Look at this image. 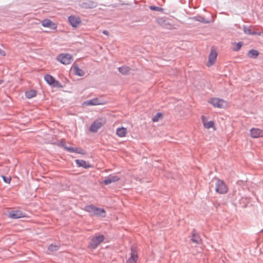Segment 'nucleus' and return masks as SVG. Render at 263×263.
<instances>
[{
  "label": "nucleus",
  "mask_w": 263,
  "mask_h": 263,
  "mask_svg": "<svg viewBox=\"0 0 263 263\" xmlns=\"http://www.w3.org/2000/svg\"><path fill=\"white\" fill-rule=\"evenodd\" d=\"M84 210L92 216L102 217H104L106 216V211L104 209L97 208L93 205H86Z\"/></svg>",
  "instance_id": "1"
},
{
  "label": "nucleus",
  "mask_w": 263,
  "mask_h": 263,
  "mask_svg": "<svg viewBox=\"0 0 263 263\" xmlns=\"http://www.w3.org/2000/svg\"><path fill=\"white\" fill-rule=\"evenodd\" d=\"M208 102L215 108H224L229 106L227 101L218 98H211Z\"/></svg>",
  "instance_id": "2"
},
{
  "label": "nucleus",
  "mask_w": 263,
  "mask_h": 263,
  "mask_svg": "<svg viewBox=\"0 0 263 263\" xmlns=\"http://www.w3.org/2000/svg\"><path fill=\"white\" fill-rule=\"evenodd\" d=\"M215 181V191L219 194H225L228 191V187L225 183L218 178L214 179Z\"/></svg>",
  "instance_id": "3"
},
{
  "label": "nucleus",
  "mask_w": 263,
  "mask_h": 263,
  "mask_svg": "<svg viewBox=\"0 0 263 263\" xmlns=\"http://www.w3.org/2000/svg\"><path fill=\"white\" fill-rule=\"evenodd\" d=\"M105 239L104 236L99 235L93 237L89 245V247L91 249H96L101 242Z\"/></svg>",
  "instance_id": "4"
},
{
  "label": "nucleus",
  "mask_w": 263,
  "mask_h": 263,
  "mask_svg": "<svg viewBox=\"0 0 263 263\" xmlns=\"http://www.w3.org/2000/svg\"><path fill=\"white\" fill-rule=\"evenodd\" d=\"M217 55L218 53L216 49L212 48L209 55L208 60L206 63V66L208 67H211L215 64L217 60Z\"/></svg>",
  "instance_id": "5"
},
{
  "label": "nucleus",
  "mask_w": 263,
  "mask_h": 263,
  "mask_svg": "<svg viewBox=\"0 0 263 263\" xmlns=\"http://www.w3.org/2000/svg\"><path fill=\"white\" fill-rule=\"evenodd\" d=\"M57 60L61 63L65 65H67L69 64L72 62V57L69 54L63 53L59 55L57 57Z\"/></svg>",
  "instance_id": "6"
},
{
  "label": "nucleus",
  "mask_w": 263,
  "mask_h": 263,
  "mask_svg": "<svg viewBox=\"0 0 263 263\" xmlns=\"http://www.w3.org/2000/svg\"><path fill=\"white\" fill-rule=\"evenodd\" d=\"M44 79L46 82L50 85H53L54 86L58 87H61L62 85L59 81H56L55 79L49 74H46L44 76Z\"/></svg>",
  "instance_id": "7"
},
{
  "label": "nucleus",
  "mask_w": 263,
  "mask_h": 263,
  "mask_svg": "<svg viewBox=\"0 0 263 263\" xmlns=\"http://www.w3.org/2000/svg\"><path fill=\"white\" fill-rule=\"evenodd\" d=\"M250 136L252 138L263 137V130L258 128H253L250 130Z\"/></svg>",
  "instance_id": "8"
},
{
  "label": "nucleus",
  "mask_w": 263,
  "mask_h": 263,
  "mask_svg": "<svg viewBox=\"0 0 263 263\" xmlns=\"http://www.w3.org/2000/svg\"><path fill=\"white\" fill-rule=\"evenodd\" d=\"M138 258V254L137 251L133 248H132L130 257L127 259L126 263H136Z\"/></svg>",
  "instance_id": "9"
},
{
  "label": "nucleus",
  "mask_w": 263,
  "mask_h": 263,
  "mask_svg": "<svg viewBox=\"0 0 263 263\" xmlns=\"http://www.w3.org/2000/svg\"><path fill=\"white\" fill-rule=\"evenodd\" d=\"M202 122L203 127L206 129L213 128L214 130L216 129L215 123L213 121H208L206 118L204 116L202 117Z\"/></svg>",
  "instance_id": "10"
},
{
  "label": "nucleus",
  "mask_w": 263,
  "mask_h": 263,
  "mask_svg": "<svg viewBox=\"0 0 263 263\" xmlns=\"http://www.w3.org/2000/svg\"><path fill=\"white\" fill-rule=\"evenodd\" d=\"M42 25L45 27H48L52 29H55L57 28V24L48 19H45L43 20L42 22Z\"/></svg>",
  "instance_id": "11"
},
{
  "label": "nucleus",
  "mask_w": 263,
  "mask_h": 263,
  "mask_svg": "<svg viewBox=\"0 0 263 263\" xmlns=\"http://www.w3.org/2000/svg\"><path fill=\"white\" fill-rule=\"evenodd\" d=\"M103 126V123L99 121H95L90 126L89 130L92 133H96Z\"/></svg>",
  "instance_id": "12"
},
{
  "label": "nucleus",
  "mask_w": 263,
  "mask_h": 263,
  "mask_svg": "<svg viewBox=\"0 0 263 263\" xmlns=\"http://www.w3.org/2000/svg\"><path fill=\"white\" fill-rule=\"evenodd\" d=\"M119 180L120 177L116 175H110L104 180V183L105 185H108L111 183L117 182Z\"/></svg>",
  "instance_id": "13"
},
{
  "label": "nucleus",
  "mask_w": 263,
  "mask_h": 263,
  "mask_svg": "<svg viewBox=\"0 0 263 263\" xmlns=\"http://www.w3.org/2000/svg\"><path fill=\"white\" fill-rule=\"evenodd\" d=\"M9 217L12 219H17L25 217L24 214L21 211H12L9 213Z\"/></svg>",
  "instance_id": "14"
},
{
  "label": "nucleus",
  "mask_w": 263,
  "mask_h": 263,
  "mask_svg": "<svg viewBox=\"0 0 263 263\" xmlns=\"http://www.w3.org/2000/svg\"><path fill=\"white\" fill-rule=\"evenodd\" d=\"M127 134V129L124 127H118L116 129V135L120 138H123Z\"/></svg>",
  "instance_id": "15"
},
{
  "label": "nucleus",
  "mask_w": 263,
  "mask_h": 263,
  "mask_svg": "<svg viewBox=\"0 0 263 263\" xmlns=\"http://www.w3.org/2000/svg\"><path fill=\"white\" fill-rule=\"evenodd\" d=\"M68 21L70 24L74 27H77L81 23L79 17L74 16H70L69 17Z\"/></svg>",
  "instance_id": "16"
},
{
  "label": "nucleus",
  "mask_w": 263,
  "mask_h": 263,
  "mask_svg": "<svg viewBox=\"0 0 263 263\" xmlns=\"http://www.w3.org/2000/svg\"><path fill=\"white\" fill-rule=\"evenodd\" d=\"M64 149L71 153H76L83 155L85 154L84 150L77 147L65 146Z\"/></svg>",
  "instance_id": "17"
},
{
  "label": "nucleus",
  "mask_w": 263,
  "mask_h": 263,
  "mask_svg": "<svg viewBox=\"0 0 263 263\" xmlns=\"http://www.w3.org/2000/svg\"><path fill=\"white\" fill-rule=\"evenodd\" d=\"M75 162L77 165L79 167H82L85 168H88L91 167L90 164L83 160L77 159Z\"/></svg>",
  "instance_id": "18"
},
{
  "label": "nucleus",
  "mask_w": 263,
  "mask_h": 263,
  "mask_svg": "<svg viewBox=\"0 0 263 263\" xmlns=\"http://www.w3.org/2000/svg\"><path fill=\"white\" fill-rule=\"evenodd\" d=\"M103 104L102 103L99 102V100L97 98L93 99L86 102H84L83 104V106H89V105H97Z\"/></svg>",
  "instance_id": "19"
},
{
  "label": "nucleus",
  "mask_w": 263,
  "mask_h": 263,
  "mask_svg": "<svg viewBox=\"0 0 263 263\" xmlns=\"http://www.w3.org/2000/svg\"><path fill=\"white\" fill-rule=\"evenodd\" d=\"M96 6V4L93 2L88 1L87 2H84L81 4V7L83 8L88 9L95 7Z\"/></svg>",
  "instance_id": "20"
},
{
  "label": "nucleus",
  "mask_w": 263,
  "mask_h": 263,
  "mask_svg": "<svg viewBox=\"0 0 263 263\" xmlns=\"http://www.w3.org/2000/svg\"><path fill=\"white\" fill-rule=\"evenodd\" d=\"M74 73L76 75L79 76H83L85 74V72L79 68L78 66H74L73 68Z\"/></svg>",
  "instance_id": "21"
},
{
  "label": "nucleus",
  "mask_w": 263,
  "mask_h": 263,
  "mask_svg": "<svg viewBox=\"0 0 263 263\" xmlns=\"http://www.w3.org/2000/svg\"><path fill=\"white\" fill-rule=\"evenodd\" d=\"M37 95L36 91L31 89L29 90L28 91H26L25 92V96L28 99L32 98L34 97H35Z\"/></svg>",
  "instance_id": "22"
},
{
  "label": "nucleus",
  "mask_w": 263,
  "mask_h": 263,
  "mask_svg": "<svg viewBox=\"0 0 263 263\" xmlns=\"http://www.w3.org/2000/svg\"><path fill=\"white\" fill-rule=\"evenodd\" d=\"M244 32L246 34H251V35H255L257 34L260 35L261 34L260 32H256L255 31H252L250 28L245 27L243 29Z\"/></svg>",
  "instance_id": "23"
},
{
  "label": "nucleus",
  "mask_w": 263,
  "mask_h": 263,
  "mask_svg": "<svg viewBox=\"0 0 263 263\" xmlns=\"http://www.w3.org/2000/svg\"><path fill=\"white\" fill-rule=\"evenodd\" d=\"M130 70V68L127 66H123L119 68V71L123 74H126Z\"/></svg>",
  "instance_id": "24"
},
{
  "label": "nucleus",
  "mask_w": 263,
  "mask_h": 263,
  "mask_svg": "<svg viewBox=\"0 0 263 263\" xmlns=\"http://www.w3.org/2000/svg\"><path fill=\"white\" fill-rule=\"evenodd\" d=\"M163 115L162 113L158 112L156 114V115L153 118L152 121L154 122H158L160 119H162Z\"/></svg>",
  "instance_id": "25"
},
{
  "label": "nucleus",
  "mask_w": 263,
  "mask_h": 263,
  "mask_svg": "<svg viewBox=\"0 0 263 263\" xmlns=\"http://www.w3.org/2000/svg\"><path fill=\"white\" fill-rule=\"evenodd\" d=\"M249 56L252 58H256L258 55V52L256 50H251L249 52Z\"/></svg>",
  "instance_id": "26"
},
{
  "label": "nucleus",
  "mask_w": 263,
  "mask_h": 263,
  "mask_svg": "<svg viewBox=\"0 0 263 263\" xmlns=\"http://www.w3.org/2000/svg\"><path fill=\"white\" fill-rule=\"evenodd\" d=\"M59 248L58 245L51 244L48 247V250L49 252H53L59 250Z\"/></svg>",
  "instance_id": "27"
},
{
  "label": "nucleus",
  "mask_w": 263,
  "mask_h": 263,
  "mask_svg": "<svg viewBox=\"0 0 263 263\" xmlns=\"http://www.w3.org/2000/svg\"><path fill=\"white\" fill-rule=\"evenodd\" d=\"M151 10L153 11H162L163 10V8L159 7L151 6L149 7Z\"/></svg>",
  "instance_id": "28"
},
{
  "label": "nucleus",
  "mask_w": 263,
  "mask_h": 263,
  "mask_svg": "<svg viewBox=\"0 0 263 263\" xmlns=\"http://www.w3.org/2000/svg\"><path fill=\"white\" fill-rule=\"evenodd\" d=\"M242 45V44L241 42H239L236 44V48L235 49V50H238L240 49Z\"/></svg>",
  "instance_id": "29"
},
{
  "label": "nucleus",
  "mask_w": 263,
  "mask_h": 263,
  "mask_svg": "<svg viewBox=\"0 0 263 263\" xmlns=\"http://www.w3.org/2000/svg\"><path fill=\"white\" fill-rule=\"evenodd\" d=\"M3 178L4 180V181L5 182L8 183H9L10 182V181H11V178H6L4 176H3Z\"/></svg>",
  "instance_id": "30"
},
{
  "label": "nucleus",
  "mask_w": 263,
  "mask_h": 263,
  "mask_svg": "<svg viewBox=\"0 0 263 263\" xmlns=\"http://www.w3.org/2000/svg\"><path fill=\"white\" fill-rule=\"evenodd\" d=\"M0 55L2 56H5L6 55L5 52L0 48Z\"/></svg>",
  "instance_id": "31"
},
{
  "label": "nucleus",
  "mask_w": 263,
  "mask_h": 263,
  "mask_svg": "<svg viewBox=\"0 0 263 263\" xmlns=\"http://www.w3.org/2000/svg\"><path fill=\"white\" fill-rule=\"evenodd\" d=\"M103 34H105V35H108V32H107V31H106V30H104V31H103Z\"/></svg>",
  "instance_id": "32"
},
{
  "label": "nucleus",
  "mask_w": 263,
  "mask_h": 263,
  "mask_svg": "<svg viewBox=\"0 0 263 263\" xmlns=\"http://www.w3.org/2000/svg\"><path fill=\"white\" fill-rule=\"evenodd\" d=\"M4 82L3 80L0 79V85H1Z\"/></svg>",
  "instance_id": "33"
},
{
  "label": "nucleus",
  "mask_w": 263,
  "mask_h": 263,
  "mask_svg": "<svg viewBox=\"0 0 263 263\" xmlns=\"http://www.w3.org/2000/svg\"><path fill=\"white\" fill-rule=\"evenodd\" d=\"M199 21H200V22H203V21L202 20H202H200Z\"/></svg>",
  "instance_id": "34"
}]
</instances>
